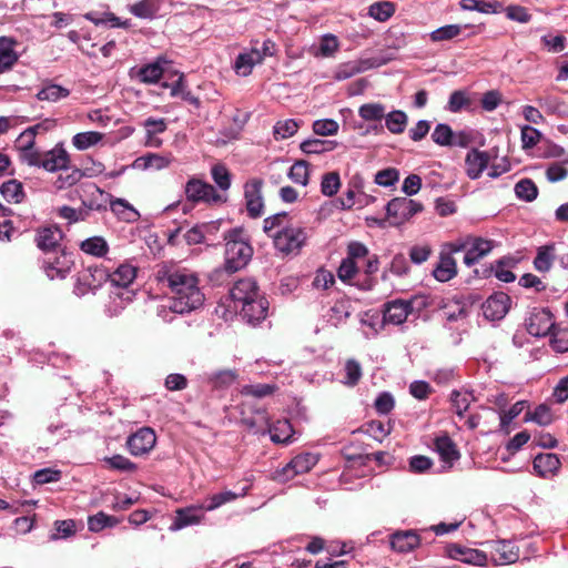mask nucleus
Returning a JSON list of instances; mask_svg holds the SVG:
<instances>
[{
  "instance_id": "1",
  "label": "nucleus",
  "mask_w": 568,
  "mask_h": 568,
  "mask_svg": "<svg viewBox=\"0 0 568 568\" xmlns=\"http://www.w3.org/2000/svg\"><path fill=\"white\" fill-rule=\"evenodd\" d=\"M158 278L169 288V307L173 313H191L203 305L204 294L195 272L185 267H165L159 271Z\"/></svg>"
},
{
  "instance_id": "2",
  "label": "nucleus",
  "mask_w": 568,
  "mask_h": 568,
  "mask_svg": "<svg viewBox=\"0 0 568 568\" xmlns=\"http://www.w3.org/2000/svg\"><path fill=\"white\" fill-rule=\"evenodd\" d=\"M136 277V267L130 263L120 264L113 272H109L108 282L113 290L110 293V302L105 306L108 316H118L135 296L130 288Z\"/></svg>"
},
{
  "instance_id": "3",
  "label": "nucleus",
  "mask_w": 568,
  "mask_h": 568,
  "mask_svg": "<svg viewBox=\"0 0 568 568\" xmlns=\"http://www.w3.org/2000/svg\"><path fill=\"white\" fill-rule=\"evenodd\" d=\"M225 268L236 272L247 265L253 255V248L242 229H232L224 234Z\"/></svg>"
},
{
  "instance_id": "4",
  "label": "nucleus",
  "mask_w": 568,
  "mask_h": 568,
  "mask_svg": "<svg viewBox=\"0 0 568 568\" xmlns=\"http://www.w3.org/2000/svg\"><path fill=\"white\" fill-rule=\"evenodd\" d=\"M308 234L305 227L291 225L288 229L274 233V247L284 255H297L306 244Z\"/></svg>"
},
{
  "instance_id": "5",
  "label": "nucleus",
  "mask_w": 568,
  "mask_h": 568,
  "mask_svg": "<svg viewBox=\"0 0 568 568\" xmlns=\"http://www.w3.org/2000/svg\"><path fill=\"white\" fill-rule=\"evenodd\" d=\"M424 210L422 203L407 196L392 199L385 206L386 219L392 226H399Z\"/></svg>"
},
{
  "instance_id": "6",
  "label": "nucleus",
  "mask_w": 568,
  "mask_h": 568,
  "mask_svg": "<svg viewBox=\"0 0 568 568\" xmlns=\"http://www.w3.org/2000/svg\"><path fill=\"white\" fill-rule=\"evenodd\" d=\"M109 270L102 265H91L78 273L73 293L82 297L89 293L95 292L108 282Z\"/></svg>"
},
{
  "instance_id": "7",
  "label": "nucleus",
  "mask_w": 568,
  "mask_h": 568,
  "mask_svg": "<svg viewBox=\"0 0 568 568\" xmlns=\"http://www.w3.org/2000/svg\"><path fill=\"white\" fill-rule=\"evenodd\" d=\"M318 462V457L313 453H302L291 459L284 467L276 469L272 474V479L277 483H286L297 475L310 471Z\"/></svg>"
},
{
  "instance_id": "8",
  "label": "nucleus",
  "mask_w": 568,
  "mask_h": 568,
  "mask_svg": "<svg viewBox=\"0 0 568 568\" xmlns=\"http://www.w3.org/2000/svg\"><path fill=\"white\" fill-rule=\"evenodd\" d=\"M185 195L187 201L193 203L215 204L226 201V196L219 193L212 184L196 178L186 182Z\"/></svg>"
},
{
  "instance_id": "9",
  "label": "nucleus",
  "mask_w": 568,
  "mask_h": 568,
  "mask_svg": "<svg viewBox=\"0 0 568 568\" xmlns=\"http://www.w3.org/2000/svg\"><path fill=\"white\" fill-rule=\"evenodd\" d=\"M75 192L79 194V197L82 203V207L89 211H104L109 204L111 194L101 190L93 183L81 184Z\"/></svg>"
},
{
  "instance_id": "10",
  "label": "nucleus",
  "mask_w": 568,
  "mask_h": 568,
  "mask_svg": "<svg viewBox=\"0 0 568 568\" xmlns=\"http://www.w3.org/2000/svg\"><path fill=\"white\" fill-rule=\"evenodd\" d=\"M263 184L264 182L260 178L250 179L244 184L245 207L251 219H257L264 213Z\"/></svg>"
},
{
  "instance_id": "11",
  "label": "nucleus",
  "mask_w": 568,
  "mask_h": 568,
  "mask_svg": "<svg viewBox=\"0 0 568 568\" xmlns=\"http://www.w3.org/2000/svg\"><path fill=\"white\" fill-rule=\"evenodd\" d=\"M494 247V242L490 240H485L481 237H475L470 240L468 243L453 245L452 252L457 253L459 251L466 250L464 256V263L467 266H473L478 263L483 257H485Z\"/></svg>"
},
{
  "instance_id": "12",
  "label": "nucleus",
  "mask_w": 568,
  "mask_h": 568,
  "mask_svg": "<svg viewBox=\"0 0 568 568\" xmlns=\"http://www.w3.org/2000/svg\"><path fill=\"white\" fill-rule=\"evenodd\" d=\"M156 444L155 432L151 427H141L128 437L126 446L131 455L149 454Z\"/></svg>"
},
{
  "instance_id": "13",
  "label": "nucleus",
  "mask_w": 568,
  "mask_h": 568,
  "mask_svg": "<svg viewBox=\"0 0 568 568\" xmlns=\"http://www.w3.org/2000/svg\"><path fill=\"white\" fill-rule=\"evenodd\" d=\"M490 559L494 565H510L518 560L519 549L510 540H493L488 542Z\"/></svg>"
},
{
  "instance_id": "14",
  "label": "nucleus",
  "mask_w": 568,
  "mask_h": 568,
  "mask_svg": "<svg viewBox=\"0 0 568 568\" xmlns=\"http://www.w3.org/2000/svg\"><path fill=\"white\" fill-rule=\"evenodd\" d=\"M511 300L504 292H495L481 305L484 316L489 321H499L506 316Z\"/></svg>"
},
{
  "instance_id": "15",
  "label": "nucleus",
  "mask_w": 568,
  "mask_h": 568,
  "mask_svg": "<svg viewBox=\"0 0 568 568\" xmlns=\"http://www.w3.org/2000/svg\"><path fill=\"white\" fill-rule=\"evenodd\" d=\"M205 511L203 505H192L176 509L170 530L178 531L189 526L201 524Z\"/></svg>"
},
{
  "instance_id": "16",
  "label": "nucleus",
  "mask_w": 568,
  "mask_h": 568,
  "mask_svg": "<svg viewBox=\"0 0 568 568\" xmlns=\"http://www.w3.org/2000/svg\"><path fill=\"white\" fill-rule=\"evenodd\" d=\"M554 328V317L548 308L535 310L527 320V331L532 336H546Z\"/></svg>"
},
{
  "instance_id": "17",
  "label": "nucleus",
  "mask_w": 568,
  "mask_h": 568,
  "mask_svg": "<svg viewBox=\"0 0 568 568\" xmlns=\"http://www.w3.org/2000/svg\"><path fill=\"white\" fill-rule=\"evenodd\" d=\"M171 62L164 57H158L153 62L146 63L135 71V78L145 84H155L162 78L165 67Z\"/></svg>"
},
{
  "instance_id": "18",
  "label": "nucleus",
  "mask_w": 568,
  "mask_h": 568,
  "mask_svg": "<svg viewBox=\"0 0 568 568\" xmlns=\"http://www.w3.org/2000/svg\"><path fill=\"white\" fill-rule=\"evenodd\" d=\"M490 158L486 151L471 149L467 152L465 158V171L470 180H477L481 176L483 172L488 168Z\"/></svg>"
},
{
  "instance_id": "19",
  "label": "nucleus",
  "mask_w": 568,
  "mask_h": 568,
  "mask_svg": "<svg viewBox=\"0 0 568 568\" xmlns=\"http://www.w3.org/2000/svg\"><path fill=\"white\" fill-rule=\"evenodd\" d=\"M258 287L253 278H242L234 283L230 291L234 307L239 308L241 305L257 296Z\"/></svg>"
},
{
  "instance_id": "20",
  "label": "nucleus",
  "mask_w": 568,
  "mask_h": 568,
  "mask_svg": "<svg viewBox=\"0 0 568 568\" xmlns=\"http://www.w3.org/2000/svg\"><path fill=\"white\" fill-rule=\"evenodd\" d=\"M242 316L248 323H258L267 315L268 302L260 293L240 306Z\"/></svg>"
},
{
  "instance_id": "21",
  "label": "nucleus",
  "mask_w": 568,
  "mask_h": 568,
  "mask_svg": "<svg viewBox=\"0 0 568 568\" xmlns=\"http://www.w3.org/2000/svg\"><path fill=\"white\" fill-rule=\"evenodd\" d=\"M377 65L378 64L372 59H361L341 63L334 71V79L337 81L347 80Z\"/></svg>"
},
{
  "instance_id": "22",
  "label": "nucleus",
  "mask_w": 568,
  "mask_h": 568,
  "mask_svg": "<svg viewBox=\"0 0 568 568\" xmlns=\"http://www.w3.org/2000/svg\"><path fill=\"white\" fill-rule=\"evenodd\" d=\"M410 311L412 305L409 302L395 300L385 305L383 320L387 324L399 325L406 321Z\"/></svg>"
},
{
  "instance_id": "23",
  "label": "nucleus",
  "mask_w": 568,
  "mask_h": 568,
  "mask_svg": "<svg viewBox=\"0 0 568 568\" xmlns=\"http://www.w3.org/2000/svg\"><path fill=\"white\" fill-rule=\"evenodd\" d=\"M448 552L453 559L465 564L484 566L487 562V555L478 549L467 548L460 545H452Z\"/></svg>"
},
{
  "instance_id": "24",
  "label": "nucleus",
  "mask_w": 568,
  "mask_h": 568,
  "mask_svg": "<svg viewBox=\"0 0 568 568\" xmlns=\"http://www.w3.org/2000/svg\"><path fill=\"white\" fill-rule=\"evenodd\" d=\"M69 161V154L64 148L57 145L52 150L43 152L41 168L49 172L65 170Z\"/></svg>"
},
{
  "instance_id": "25",
  "label": "nucleus",
  "mask_w": 568,
  "mask_h": 568,
  "mask_svg": "<svg viewBox=\"0 0 568 568\" xmlns=\"http://www.w3.org/2000/svg\"><path fill=\"white\" fill-rule=\"evenodd\" d=\"M434 447L442 462L446 464L448 468H450L454 463L460 458V454L455 443L446 434L435 438Z\"/></svg>"
},
{
  "instance_id": "26",
  "label": "nucleus",
  "mask_w": 568,
  "mask_h": 568,
  "mask_svg": "<svg viewBox=\"0 0 568 568\" xmlns=\"http://www.w3.org/2000/svg\"><path fill=\"white\" fill-rule=\"evenodd\" d=\"M262 62L263 54L261 51L258 49H252L236 57L233 69L237 75L247 77L252 73L253 68Z\"/></svg>"
},
{
  "instance_id": "27",
  "label": "nucleus",
  "mask_w": 568,
  "mask_h": 568,
  "mask_svg": "<svg viewBox=\"0 0 568 568\" xmlns=\"http://www.w3.org/2000/svg\"><path fill=\"white\" fill-rule=\"evenodd\" d=\"M174 158L172 154H158V153H148L143 156H139L134 160L132 166L139 170H163L173 162Z\"/></svg>"
},
{
  "instance_id": "28",
  "label": "nucleus",
  "mask_w": 568,
  "mask_h": 568,
  "mask_svg": "<svg viewBox=\"0 0 568 568\" xmlns=\"http://www.w3.org/2000/svg\"><path fill=\"white\" fill-rule=\"evenodd\" d=\"M420 544L419 536L413 530L396 531L390 536V547L397 552H409Z\"/></svg>"
},
{
  "instance_id": "29",
  "label": "nucleus",
  "mask_w": 568,
  "mask_h": 568,
  "mask_svg": "<svg viewBox=\"0 0 568 568\" xmlns=\"http://www.w3.org/2000/svg\"><path fill=\"white\" fill-rule=\"evenodd\" d=\"M560 467V460L556 454H538L534 459V469L541 477L554 476Z\"/></svg>"
},
{
  "instance_id": "30",
  "label": "nucleus",
  "mask_w": 568,
  "mask_h": 568,
  "mask_svg": "<svg viewBox=\"0 0 568 568\" xmlns=\"http://www.w3.org/2000/svg\"><path fill=\"white\" fill-rule=\"evenodd\" d=\"M235 369H221L205 375L206 383L217 390L227 389L237 379Z\"/></svg>"
},
{
  "instance_id": "31",
  "label": "nucleus",
  "mask_w": 568,
  "mask_h": 568,
  "mask_svg": "<svg viewBox=\"0 0 568 568\" xmlns=\"http://www.w3.org/2000/svg\"><path fill=\"white\" fill-rule=\"evenodd\" d=\"M62 239V232L55 226L41 229L37 232L36 242L44 252L53 251Z\"/></svg>"
},
{
  "instance_id": "32",
  "label": "nucleus",
  "mask_w": 568,
  "mask_h": 568,
  "mask_svg": "<svg viewBox=\"0 0 568 568\" xmlns=\"http://www.w3.org/2000/svg\"><path fill=\"white\" fill-rule=\"evenodd\" d=\"M80 250L93 257H104L109 252V244L103 236H91L80 242Z\"/></svg>"
},
{
  "instance_id": "33",
  "label": "nucleus",
  "mask_w": 568,
  "mask_h": 568,
  "mask_svg": "<svg viewBox=\"0 0 568 568\" xmlns=\"http://www.w3.org/2000/svg\"><path fill=\"white\" fill-rule=\"evenodd\" d=\"M16 41L12 38L0 37V71L11 69L18 60L14 51Z\"/></svg>"
},
{
  "instance_id": "34",
  "label": "nucleus",
  "mask_w": 568,
  "mask_h": 568,
  "mask_svg": "<svg viewBox=\"0 0 568 568\" xmlns=\"http://www.w3.org/2000/svg\"><path fill=\"white\" fill-rule=\"evenodd\" d=\"M434 277L439 282H448L457 274V265L449 254L442 255L437 266L433 271Z\"/></svg>"
},
{
  "instance_id": "35",
  "label": "nucleus",
  "mask_w": 568,
  "mask_h": 568,
  "mask_svg": "<svg viewBox=\"0 0 568 568\" xmlns=\"http://www.w3.org/2000/svg\"><path fill=\"white\" fill-rule=\"evenodd\" d=\"M290 222V216L286 212H278L276 214H273L271 216H267L263 221V231L270 236L271 239L274 237V233H277L278 231L288 229L292 224Z\"/></svg>"
},
{
  "instance_id": "36",
  "label": "nucleus",
  "mask_w": 568,
  "mask_h": 568,
  "mask_svg": "<svg viewBox=\"0 0 568 568\" xmlns=\"http://www.w3.org/2000/svg\"><path fill=\"white\" fill-rule=\"evenodd\" d=\"M160 10V0H141L129 6V11L140 19H152Z\"/></svg>"
},
{
  "instance_id": "37",
  "label": "nucleus",
  "mask_w": 568,
  "mask_h": 568,
  "mask_svg": "<svg viewBox=\"0 0 568 568\" xmlns=\"http://www.w3.org/2000/svg\"><path fill=\"white\" fill-rule=\"evenodd\" d=\"M247 494V488H244L241 494H236L232 490H224L217 494H214L207 498V504H203V507L206 511H213L225 504L234 501L236 498L241 496H245Z\"/></svg>"
},
{
  "instance_id": "38",
  "label": "nucleus",
  "mask_w": 568,
  "mask_h": 568,
  "mask_svg": "<svg viewBox=\"0 0 568 568\" xmlns=\"http://www.w3.org/2000/svg\"><path fill=\"white\" fill-rule=\"evenodd\" d=\"M385 126L393 134H402L407 126L408 116L402 110H393L385 113Z\"/></svg>"
},
{
  "instance_id": "39",
  "label": "nucleus",
  "mask_w": 568,
  "mask_h": 568,
  "mask_svg": "<svg viewBox=\"0 0 568 568\" xmlns=\"http://www.w3.org/2000/svg\"><path fill=\"white\" fill-rule=\"evenodd\" d=\"M268 433L272 442L286 444L291 442L294 432L290 422L282 419L268 425Z\"/></svg>"
},
{
  "instance_id": "40",
  "label": "nucleus",
  "mask_w": 568,
  "mask_h": 568,
  "mask_svg": "<svg viewBox=\"0 0 568 568\" xmlns=\"http://www.w3.org/2000/svg\"><path fill=\"white\" fill-rule=\"evenodd\" d=\"M337 144L336 141L308 139L301 143L300 149L305 154H322L335 150Z\"/></svg>"
},
{
  "instance_id": "41",
  "label": "nucleus",
  "mask_w": 568,
  "mask_h": 568,
  "mask_svg": "<svg viewBox=\"0 0 568 568\" xmlns=\"http://www.w3.org/2000/svg\"><path fill=\"white\" fill-rule=\"evenodd\" d=\"M459 4L463 10L477 11L485 14L497 13L501 10V4L498 1L460 0Z\"/></svg>"
},
{
  "instance_id": "42",
  "label": "nucleus",
  "mask_w": 568,
  "mask_h": 568,
  "mask_svg": "<svg viewBox=\"0 0 568 568\" xmlns=\"http://www.w3.org/2000/svg\"><path fill=\"white\" fill-rule=\"evenodd\" d=\"M555 261V245H544L538 247L534 260V266L538 272H548Z\"/></svg>"
},
{
  "instance_id": "43",
  "label": "nucleus",
  "mask_w": 568,
  "mask_h": 568,
  "mask_svg": "<svg viewBox=\"0 0 568 568\" xmlns=\"http://www.w3.org/2000/svg\"><path fill=\"white\" fill-rule=\"evenodd\" d=\"M69 89L59 84L48 83L37 93V99L40 101L57 102L69 97Z\"/></svg>"
},
{
  "instance_id": "44",
  "label": "nucleus",
  "mask_w": 568,
  "mask_h": 568,
  "mask_svg": "<svg viewBox=\"0 0 568 568\" xmlns=\"http://www.w3.org/2000/svg\"><path fill=\"white\" fill-rule=\"evenodd\" d=\"M119 523L120 520L116 517L99 511L93 516H89L88 528L92 532H99L104 528L115 527Z\"/></svg>"
},
{
  "instance_id": "45",
  "label": "nucleus",
  "mask_w": 568,
  "mask_h": 568,
  "mask_svg": "<svg viewBox=\"0 0 568 568\" xmlns=\"http://www.w3.org/2000/svg\"><path fill=\"white\" fill-rule=\"evenodd\" d=\"M300 128V123L294 119L277 121L273 126V135L276 141L293 136Z\"/></svg>"
},
{
  "instance_id": "46",
  "label": "nucleus",
  "mask_w": 568,
  "mask_h": 568,
  "mask_svg": "<svg viewBox=\"0 0 568 568\" xmlns=\"http://www.w3.org/2000/svg\"><path fill=\"white\" fill-rule=\"evenodd\" d=\"M111 211L123 220L131 221L139 216L138 211L123 199H112L109 201Z\"/></svg>"
},
{
  "instance_id": "47",
  "label": "nucleus",
  "mask_w": 568,
  "mask_h": 568,
  "mask_svg": "<svg viewBox=\"0 0 568 568\" xmlns=\"http://www.w3.org/2000/svg\"><path fill=\"white\" fill-rule=\"evenodd\" d=\"M45 274L50 280L64 278L70 271V261L65 256L45 262Z\"/></svg>"
},
{
  "instance_id": "48",
  "label": "nucleus",
  "mask_w": 568,
  "mask_h": 568,
  "mask_svg": "<svg viewBox=\"0 0 568 568\" xmlns=\"http://www.w3.org/2000/svg\"><path fill=\"white\" fill-rule=\"evenodd\" d=\"M0 192L8 202L20 203L24 197L23 186L17 180L2 183Z\"/></svg>"
},
{
  "instance_id": "49",
  "label": "nucleus",
  "mask_w": 568,
  "mask_h": 568,
  "mask_svg": "<svg viewBox=\"0 0 568 568\" xmlns=\"http://www.w3.org/2000/svg\"><path fill=\"white\" fill-rule=\"evenodd\" d=\"M514 190L516 196L525 202H532L538 195V187L530 179H521Z\"/></svg>"
},
{
  "instance_id": "50",
  "label": "nucleus",
  "mask_w": 568,
  "mask_h": 568,
  "mask_svg": "<svg viewBox=\"0 0 568 568\" xmlns=\"http://www.w3.org/2000/svg\"><path fill=\"white\" fill-rule=\"evenodd\" d=\"M102 136V133L95 131L77 133L72 138V144L77 150L83 151L98 144Z\"/></svg>"
},
{
  "instance_id": "51",
  "label": "nucleus",
  "mask_w": 568,
  "mask_h": 568,
  "mask_svg": "<svg viewBox=\"0 0 568 568\" xmlns=\"http://www.w3.org/2000/svg\"><path fill=\"white\" fill-rule=\"evenodd\" d=\"M385 113V105L376 102L362 104L358 109V115L365 121H381Z\"/></svg>"
},
{
  "instance_id": "52",
  "label": "nucleus",
  "mask_w": 568,
  "mask_h": 568,
  "mask_svg": "<svg viewBox=\"0 0 568 568\" xmlns=\"http://www.w3.org/2000/svg\"><path fill=\"white\" fill-rule=\"evenodd\" d=\"M211 176L221 191L226 192L231 187L232 175L225 165H213L211 169Z\"/></svg>"
},
{
  "instance_id": "53",
  "label": "nucleus",
  "mask_w": 568,
  "mask_h": 568,
  "mask_svg": "<svg viewBox=\"0 0 568 568\" xmlns=\"http://www.w3.org/2000/svg\"><path fill=\"white\" fill-rule=\"evenodd\" d=\"M463 27L459 24H447L432 31L429 38L433 42L448 41L458 37Z\"/></svg>"
},
{
  "instance_id": "54",
  "label": "nucleus",
  "mask_w": 568,
  "mask_h": 568,
  "mask_svg": "<svg viewBox=\"0 0 568 568\" xmlns=\"http://www.w3.org/2000/svg\"><path fill=\"white\" fill-rule=\"evenodd\" d=\"M395 12L394 4L388 1L375 2L369 6L368 14L377 21L388 20Z\"/></svg>"
},
{
  "instance_id": "55",
  "label": "nucleus",
  "mask_w": 568,
  "mask_h": 568,
  "mask_svg": "<svg viewBox=\"0 0 568 568\" xmlns=\"http://www.w3.org/2000/svg\"><path fill=\"white\" fill-rule=\"evenodd\" d=\"M60 171H61V173L59 174V176L55 181V185L58 189L72 186V185L77 184L84 175V173L81 170H79V169L70 170L68 165H67L65 170H60Z\"/></svg>"
},
{
  "instance_id": "56",
  "label": "nucleus",
  "mask_w": 568,
  "mask_h": 568,
  "mask_svg": "<svg viewBox=\"0 0 568 568\" xmlns=\"http://www.w3.org/2000/svg\"><path fill=\"white\" fill-rule=\"evenodd\" d=\"M348 301H338L329 310V321L335 325L344 323L351 315Z\"/></svg>"
},
{
  "instance_id": "57",
  "label": "nucleus",
  "mask_w": 568,
  "mask_h": 568,
  "mask_svg": "<svg viewBox=\"0 0 568 568\" xmlns=\"http://www.w3.org/2000/svg\"><path fill=\"white\" fill-rule=\"evenodd\" d=\"M276 389L275 385L271 384H251L244 385L241 389V394L244 396H252L255 398H264L272 395Z\"/></svg>"
},
{
  "instance_id": "58",
  "label": "nucleus",
  "mask_w": 568,
  "mask_h": 568,
  "mask_svg": "<svg viewBox=\"0 0 568 568\" xmlns=\"http://www.w3.org/2000/svg\"><path fill=\"white\" fill-rule=\"evenodd\" d=\"M308 164L305 161L295 162L288 172V178L297 184L306 185L308 183Z\"/></svg>"
},
{
  "instance_id": "59",
  "label": "nucleus",
  "mask_w": 568,
  "mask_h": 568,
  "mask_svg": "<svg viewBox=\"0 0 568 568\" xmlns=\"http://www.w3.org/2000/svg\"><path fill=\"white\" fill-rule=\"evenodd\" d=\"M341 186L339 174L337 172H329L323 175L321 182V192L325 196L335 195Z\"/></svg>"
},
{
  "instance_id": "60",
  "label": "nucleus",
  "mask_w": 568,
  "mask_h": 568,
  "mask_svg": "<svg viewBox=\"0 0 568 568\" xmlns=\"http://www.w3.org/2000/svg\"><path fill=\"white\" fill-rule=\"evenodd\" d=\"M453 132V129L448 124L438 123L432 133V140L437 145L450 146Z\"/></svg>"
},
{
  "instance_id": "61",
  "label": "nucleus",
  "mask_w": 568,
  "mask_h": 568,
  "mask_svg": "<svg viewBox=\"0 0 568 568\" xmlns=\"http://www.w3.org/2000/svg\"><path fill=\"white\" fill-rule=\"evenodd\" d=\"M312 128L317 135L331 136L337 134L339 125L333 119H321L314 121Z\"/></svg>"
},
{
  "instance_id": "62",
  "label": "nucleus",
  "mask_w": 568,
  "mask_h": 568,
  "mask_svg": "<svg viewBox=\"0 0 568 568\" xmlns=\"http://www.w3.org/2000/svg\"><path fill=\"white\" fill-rule=\"evenodd\" d=\"M471 395L467 392L453 390L450 402L457 415L462 416L469 407Z\"/></svg>"
},
{
  "instance_id": "63",
  "label": "nucleus",
  "mask_w": 568,
  "mask_h": 568,
  "mask_svg": "<svg viewBox=\"0 0 568 568\" xmlns=\"http://www.w3.org/2000/svg\"><path fill=\"white\" fill-rule=\"evenodd\" d=\"M345 379L343 383L348 386H355L362 377V367L355 359H348L345 364Z\"/></svg>"
},
{
  "instance_id": "64",
  "label": "nucleus",
  "mask_w": 568,
  "mask_h": 568,
  "mask_svg": "<svg viewBox=\"0 0 568 568\" xmlns=\"http://www.w3.org/2000/svg\"><path fill=\"white\" fill-rule=\"evenodd\" d=\"M552 348L558 353H565L568 351V329H552L551 339Z\"/></svg>"
}]
</instances>
